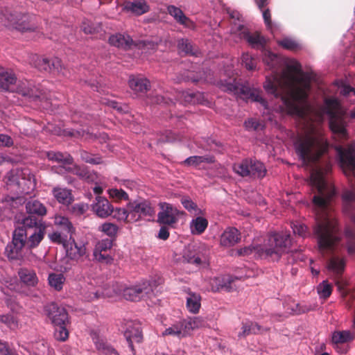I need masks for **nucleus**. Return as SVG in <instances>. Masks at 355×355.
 <instances>
[{
	"label": "nucleus",
	"mask_w": 355,
	"mask_h": 355,
	"mask_svg": "<svg viewBox=\"0 0 355 355\" xmlns=\"http://www.w3.org/2000/svg\"><path fill=\"white\" fill-rule=\"evenodd\" d=\"M263 60L272 70V75L266 77L263 88L268 94L279 100L275 110L304 118L310 109L308 96L311 84L306 76L302 72L300 62L293 59L288 60L286 68L278 72L281 58L266 49L263 52Z\"/></svg>",
	"instance_id": "obj_1"
},
{
	"label": "nucleus",
	"mask_w": 355,
	"mask_h": 355,
	"mask_svg": "<svg viewBox=\"0 0 355 355\" xmlns=\"http://www.w3.org/2000/svg\"><path fill=\"white\" fill-rule=\"evenodd\" d=\"M311 184L315 192L313 204L316 211V224L313 234L320 253L325 256L334 252L340 242V232L336 219L328 212L330 200L336 193L333 186L324 180L322 173L314 171L311 175Z\"/></svg>",
	"instance_id": "obj_2"
},
{
	"label": "nucleus",
	"mask_w": 355,
	"mask_h": 355,
	"mask_svg": "<svg viewBox=\"0 0 355 355\" xmlns=\"http://www.w3.org/2000/svg\"><path fill=\"white\" fill-rule=\"evenodd\" d=\"M21 225V227L15 229L12 241L5 249V254L10 260L22 258V250L24 248L32 250L37 247L46 233V225L31 214L22 218Z\"/></svg>",
	"instance_id": "obj_3"
},
{
	"label": "nucleus",
	"mask_w": 355,
	"mask_h": 355,
	"mask_svg": "<svg viewBox=\"0 0 355 355\" xmlns=\"http://www.w3.org/2000/svg\"><path fill=\"white\" fill-rule=\"evenodd\" d=\"M328 148L329 144L322 131L313 126L294 141L295 153L304 165L317 162Z\"/></svg>",
	"instance_id": "obj_4"
},
{
	"label": "nucleus",
	"mask_w": 355,
	"mask_h": 355,
	"mask_svg": "<svg viewBox=\"0 0 355 355\" xmlns=\"http://www.w3.org/2000/svg\"><path fill=\"white\" fill-rule=\"evenodd\" d=\"M291 238L287 232H274L269 234L263 245H250L236 251L239 256L266 257L272 261H278L283 254L290 251Z\"/></svg>",
	"instance_id": "obj_5"
},
{
	"label": "nucleus",
	"mask_w": 355,
	"mask_h": 355,
	"mask_svg": "<svg viewBox=\"0 0 355 355\" xmlns=\"http://www.w3.org/2000/svg\"><path fill=\"white\" fill-rule=\"evenodd\" d=\"M218 85L221 90L233 94L237 99H241L246 102L259 103L265 110L268 109V104L261 96V90L250 86L247 81L221 80L218 83Z\"/></svg>",
	"instance_id": "obj_6"
},
{
	"label": "nucleus",
	"mask_w": 355,
	"mask_h": 355,
	"mask_svg": "<svg viewBox=\"0 0 355 355\" xmlns=\"http://www.w3.org/2000/svg\"><path fill=\"white\" fill-rule=\"evenodd\" d=\"M8 27L20 32L34 31L36 28L35 17L28 13L0 8V28Z\"/></svg>",
	"instance_id": "obj_7"
},
{
	"label": "nucleus",
	"mask_w": 355,
	"mask_h": 355,
	"mask_svg": "<svg viewBox=\"0 0 355 355\" xmlns=\"http://www.w3.org/2000/svg\"><path fill=\"white\" fill-rule=\"evenodd\" d=\"M5 179L8 190L17 194H28L36 186L34 175L27 168L11 170L6 174Z\"/></svg>",
	"instance_id": "obj_8"
},
{
	"label": "nucleus",
	"mask_w": 355,
	"mask_h": 355,
	"mask_svg": "<svg viewBox=\"0 0 355 355\" xmlns=\"http://www.w3.org/2000/svg\"><path fill=\"white\" fill-rule=\"evenodd\" d=\"M227 11L232 19L231 34L238 36L240 40H245L252 48L263 49L266 44V38L258 33H250L242 24V15L238 10L228 8Z\"/></svg>",
	"instance_id": "obj_9"
},
{
	"label": "nucleus",
	"mask_w": 355,
	"mask_h": 355,
	"mask_svg": "<svg viewBox=\"0 0 355 355\" xmlns=\"http://www.w3.org/2000/svg\"><path fill=\"white\" fill-rule=\"evenodd\" d=\"M323 111L329 116V127L331 131L344 136L346 133L345 111L339 101L336 98H326Z\"/></svg>",
	"instance_id": "obj_10"
},
{
	"label": "nucleus",
	"mask_w": 355,
	"mask_h": 355,
	"mask_svg": "<svg viewBox=\"0 0 355 355\" xmlns=\"http://www.w3.org/2000/svg\"><path fill=\"white\" fill-rule=\"evenodd\" d=\"M153 285L148 281H141L134 285L116 284L114 292L122 295L127 300L138 301L145 295H148L153 292Z\"/></svg>",
	"instance_id": "obj_11"
},
{
	"label": "nucleus",
	"mask_w": 355,
	"mask_h": 355,
	"mask_svg": "<svg viewBox=\"0 0 355 355\" xmlns=\"http://www.w3.org/2000/svg\"><path fill=\"white\" fill-rule=\"evenodd\" d=\"M49 239L51 241L57 243H62L67 256L72 260H78L81 258L86 251L84 245H78L72 239V236L67 238V236L60 233H52L49 234Z\"/></svg>",
	"instance_id": "obj_12"
},
{
	"label": "nucleus",
	"mask_w": 355,
	"mask_h": 355,
	"mask_svg": "<svg viewBox=\"0 0 355 355\" xmlns=\"http://www.w3.org/2000/svg\"><path fill=\"white\" fill-rule=\"evenodd\" d=\"M129 209L130 222H137L146 217H151L155 214V210L149 201L146 200H136L128 203Z\"/></svg>",
	"instance_id": "obj_13"
},
{
	"label": "nucleus",
	"mask_w": 355,
	"mask_h": 355,
	"mask_svg": "<svg viewBox=\"0 0 355 355\" xmlns=\"http://www.w3.org/2000/svg\"><path fill=\"white\" fill-rule=\"evenodd\" d=\"M34 66L40 71H44L50 73H61L64 76H68V71L62 65V61L58 58H53L49 60L37 55L33 56Z\"/></svg>",
	"instance_id": "obj_14"
},
{
	"label": "nucleus",
	"mask_w": 355,
	"mask_h": 355,
	"mask_svg": "<svg viewBox=\"0 0 355 355\" xmlns=\"http://www.w3.org/2000/svg\"><path fill=\"white\" fill-rule=\"evenodd\" d=\"M183 263L193 264L197 267L206 262V256L202 248L195 243L188 244L184 247L180 258Z\"/></svg>",
	"instance_id": "obj_15"
},
{
	"label": "nucleus",
	"mask_w": 355,
	"mask_h": 355,
	"mask_svg": "<svg viewBox=\"0 0 355 355\" xmlns=\"http://www.w3.org/2000/svg\"><path fill=\"white\" fill-rule=\"evenodd\" d=\"M160 211L157 214V223L173 227L178 221V209L168 202L159 204Z\"/></svg>",
	"instance_id": "obj_16"
},
{
	"label": "nucleus",
	"mask_w": 355,
	"mask_h": 355,
	"mask_svg": "<svg viewBox=\"0 0 355 355\" xmlns=\"http://www.w3.org/2000/svg\"><path fill=\"white\" fill-rule=\"evenodd\" d=\"M80 294L86 301L89 302L110 295L107 289L104 286L98 285V282L95 279L82 286Z\"/></svg>",
	"instance_id": "obj_17"
},
{
	"label": "nucleus",
	"mask_w": 355,
	"mask_h": 355,
	"mask_svg": "<svg viewBox=\"0 0 355 355\" xmlns=\"http://www.w3.org/2000/svg\"><path fill=\"white\" fill-rule=\"evenodd\" d=\"M339 162L346 175L352 174L355 171V145L345 150L342 147L337 148Z\"/></svg>",
	"instance_id": "obj_18"
},
{
	"label": "nucleus",
	"mask_w": 355,
	"mask_h": 355,
	"mask_svg": "<svg viewBox=\"0 0 355 355\" xmlns=\"http://www.w3.org/2000/svg\"><path fill=\"white\" fill-rule=\"evenodd\" d=\"M44 311L53 325L69 324L68 313L66 309L56 303L47 304L44 308Z\"/></svg>",
	"instance_id": "obj_19"
},
{
	"label": "nucleus",
	"mask_w": 355,
	"mask_h": 355,
	"mask_svg": "<svg viewBox=\"0 0 355 355\" xmlns=\"http://www.w3.org/2000/svg\"><path fill=\"white\" fill-rule=\"evenodd\" d=\"M92 211L100 218H105L112 215L113 206L109 200L102 196H97L92 205Z\"/></svg>",
	"instance_id": "obj_20"
},
{
	"label": "nucleus",
	"mask_w": 355,
	"mask_h": 355,
	"mask_svg": "<svg viewBox=\"0 0 355 355\" xmlns=\"http://www.w3.org/2000/svg\"><path fill=\"white\" fill-rule=\"evenodd\" d=\"M128 85L137 96H143L150 87L149 80L140 76H131Z\"/></svg>",
	"instance_id": "obj_21"
},
{
	"label": "nucleus",
	"mask_w": 355,
	"mask_h": 355,
	"mask_svg": "<svg viewBox=\"0 0 355 355\" xmlns=\"http://www.w3.org/2000/svg\"><path fill=\"white\" fill-rule=\"evenodd\" d=\"M346 260L343 257L333 254L327 260V269L335 277L340 276L345 268Z\"/></svg>",
	"instance_id": "obj_22"
},
{
	"label": "nucleus",
	"mask_w": 355,
	"mask_h": 355,
	"mask_svg": "<svg viewBox=\"0 0 355 355\" xmlns=\"http://www.w3.org/2000/svg\"><path fill=\"white\" fill-rule=\"evenodd\" d=\"M124 336L128 343L129 348L132 352H133V343H140L142 340V333L140 324L136 322L128 323L124 332Z\"/></svg>",
	"instance_id": "obj_23"
},
{
	"label": "nucleus",
	"mask_w": 355,
	"mask_h": 355,
	"mask_svg": "<svg viewBox=\"0 0 355 355\" xmlns=\"http://www.w3.org/2000/svg\"><path fill=\"white\" fill-rule=\"evenodd\" d=\"M190 324L186 322V320H180L172 324L162 332L163 336H171L182 338L188 335L187 329L191 327Z\"/></svg>",
	"instance_id": "obj_24"
},
{
	"label": "nucleus",
	"mask_w": 355,
	"mask_h": 355,
	"mask_svg": "<svg viewBox=\"0 0 355 355\" xmlns=\"http://www.w3.org/2000/svg\"><path fill=\"white\" fill-rule=\"evenodd\" d=\"M241 240V234L235 227H229L226 228L220 235V244L225 248H230L235 245Z\"/></svg>",
	"instance_id": "obj_25"
},
{
	"label": "nucleus",
	"mask_w": 355,
	"mask_h": 355,
	"mask_svg": "<svg viewBox=\"0 0 355 355\" xmlns=\"http://www.w3.org/2000/svg\"><path fill=\"white\" fill-rule=\"evenodd\" d=\"M109 43L112 46L128 50L135 47L136 42L128 34L116 33L109 37Z\"/></svg>",
	"instance_id": "obj_26"
},
{
	"label": "nucleus",
	"mask_w": 355,
	"mask_h": 355,
	"mask_svg": "<svg viewBox=\"0 0 355 355\" xmlns=\"http://www.w3.org/2000/svg\"><path fill=\"white\" fill-rule=\"evenodd\" d=\"M17 78L15 74L0 67V91L14 92Z\"/></svg>",
	"instance_id": "obj_27"
},
{
	"label": "nucleus",
	"mask_w": 355,
	"mask_h": 355,
	"mask_svg": "<svg viewBox=\"0 0 355 355\" xmlns=\"http://www.w3.org/2000/svg\"><path fill=\"white\" fill-rule=\"evenodd\" d=\"M67 172L76 173L80 178L85 180L87 182H94L97 178V175L96 173L85 169L77 168L76 167L60 166L58 171H56V173L58 174H64Z\"/></svg>",
	"instance_id": "obj_28"
},
{
	"label": "nucleus",
	"mask_w": 355,
	"mask_h": 355,
	"mask_svg": "<svg viewBox=\"0 0 355 355\" xmlns=\"http://www.w3.org/2000/svg\"><path fill=\"white\" fill-rule=\"evenodd\" d=\"M54 224L60 229V231H55L53 233H60L62 235L67 236V238H71V236H72V234L74 232V227L68 218L61 215H55L54 218Z\"/></svg>",
	"instance_id": "obj_29"
},
{
	"label": "nucleus",
	"mask_w": 355,
	"mask_h": 355,
	"mask_svg": "<svg viewBox=\"0 0 355 355\" xmlns=\"http://www.w3.org/2000/svg\"><path fill=\"white\" fill-rule=\"evenodd\" d=\"M167 11L181 25L186 28H194V23L184 14L180 8L175 6H168Z\"/></svg>",
	"instance_id": "obj_30"
},
{
	"label": "nucleus",
	"mask_w": 355,
	"mask_h": 355,
	"mask_svg": "<svg viewBox=\"0 0 355 355\" xmlns=\"http://www.w3.org/2000/svg\"><path fill=\"white\" fill-rule=\"evenodd\" d=\"M344 200V211L348 214L355 223V193L352 191H345L343 194Z\"/></svg>",
	"instance_id": "obj_31"
},
{
	"label": "nucleus",
	"mask_w": 355,
	"mask_h": 355,
	"mask_svg": "<svg viewBox=\"0 0 355 355\" xmlns=\"http://www.w3.org/2000/svg\"><path fill=\"white\" fill-rule=\"evenodd\" d=\"M46 157L49 160L57 162L60 165L55 168V172L58 171L60 166H69L73 164V157L68 153L60 152L49 151L46 153Z\"/></svg>",
	"instance_id": "obj_32"
},
{
	"label": "nucleus",
	"mask_w": 355,
	"mask_h": 355,
	"mask_svg": "<svg viewBox=\"0 0 355 355\" xmlns=\"http://www.w3.org/2000/svg\"><path fill=\"white\" fill-rule=\"evenodd\" d=\"M14 92L19 93L28 98H37L40 96V93L36 87H32V85L28 81L19 82L17 85L15 84Z\"/></svg>",
	"instance_id": "obj_33"
},
{
	"label": "nucleus",
	"mask_w": 355,
	"mask_h": 355,
	"mask_svg": "<svg viewBox=\"0 0 355 355\" xmlns=\"http://www.w3.org/2000/svg\"><path fill=\"white\" fill-rule=\"evenodd\" d=\"M18 275L20 281L28 286H35L38 283V278L35 270L21 268L18 270Z\"/></svg>",
	"instance_id": "obj_34"
},
{
	"label": "nucleus",
	"mask_w": 355,
	"mask_h": 355,
	"mask_svg": "<svg viewBox=\"0 0 355 355\" xmlns=\"http://www.w3.org/2000/svg\"><path fill=\"white\" fill-rule=\"evenodd\" d=\"M208 226V220L202 216H197L189 223V228L191 234H202Z\"/></svg>",
	"instance_id": "obj_35"
},
{
	"label": "nucleus",
	"mask_w": 355,
	"mask_h": 355,
	"mask_svg": "<svg viewBox=\"0 0 355 355\" xmlns=\"http://www.w3.org/2000/svg\"><path fill=\"white\" fill-rule=\"evenodd\" d=\"M125 8L137 15H141L148 12L150 8L145 0H135L128 2Z\"/></svg>",
	"instance_id": "obj_36"
},
{
	"label": "nucleus",
	"mask_w": 355,
	"mask_h": 355,
	"mask_svg": "<svg viewBox=\"0 0 355 355\" xmlns=\"http://www.w3.org/2000/svg\"><path fill=\"white\" fill-rule=\"evenodd\" d=\"M26 210L28 214L38 216H43L46 214L45 206L35 199H31L26 203Z\"/></svg>",
	"instance_id": "obj_37"
},
{
	"label": "nucleus",
	"mask_w": 355,
	"mask_h": 355,
	"mask_svg": "<svg viewBox=\"0 0 355 355\" xmlns=\"http://www.w3.org/2000/svg\"><path fill=\"white\" fill-rule=\"evenodd\" d=\"M52 193L54 198L61 204L69 205L73 200L71 191L67 188L57 187L53 188Z\"/></svg>",
	"instance_id": "obj_38"
},
{
	"label": "nucleus",
	"mask_w": 355,
	"mask_h": 355,
	"mask_svg": "<svg viewBox=\"0 0 355 355\" xmlns=\"http://www.w3.org/2000/svg\"><path fill=\"white\" fill-rule=\"evenodd\" d=\"M215 158L212 155H204V156H191L187 157L182 164L187 166L198 167L202 163H214Z\"/></svg>",
	"instance_id": "obj_39"
},
{
	"label": "nucleus",
	"mask_w": 355,
	"mask_h": 355,
	"mask_svg": "<svg viewBox=\"0 0 355 355\" xmlns=\"http://www.w3.org/2000/svg\"><path fill=\"white\" fill-rule=\"evenodd\" d=\"M201 297L196 293H189L187 297V308L188 311L193 313H198L201 304Z\"/></svg>",
	"instance_id": "obj_40"
},
{
	"label": "nucleus",
	"mask_w": 355,
	"mask_h": 355,
	"mask_svg": "<svg viewBox=\"0 0 355 355\" xmlns=\"http://www.w3.org/2000/svg\"><path fill=\"white\" fill-rule=\"evenodd\" d=\"M65 280V277L62 273L51 272L48 277L49 286L57 291L62 289Z\"/></svg>",
	"instance_id": "obj_41"
},
{
	"label": "nucleus",
	"mask_w": 355,
	"mask_h": 355,
	"mask_svg": "<svg viewBox=\"0 0 355 355\" xmlns=\"http://www.w3.org/2000/svg\"><path fill=\"white\" fill-rule=\"evenodd\" d=\"M354 339L353 334L349 331H336L332 334L331 340L334 343H345Z\"/></svg>",
	"instance_id": "obj_42"
},
{
	"label": "nucleus",
	"mask_w": 355,
	"mask_h": 355,
	"mask_svg": "<svg viewBox=\"0 0 355 355\" xmlns=\"http://www.w3.org/2000/svg\"><path fill=\"white\" fill-rule=\"evenodd\" d=\"M250 176L257 177L259 178H263L265 176L266 173V169L262 162L250 159Z\"/></svg>",
	"instance_id": "obj_43"
},
{
	"label": "nucleus",
	"mask_w": 355,
	"mask_h": 355,
	"mask_svg": "<svg viewBox=\"0 0 355 355\" xmlns=\"http://www.w3.org/2000/svg\"><path fill=\"white\" fill-rule=\"evenodd\" d=\"M178 50L187 55H197L198 50L188 39H180L178 42Z\"/></svg>",
	"instance_id": "obj_44"
},
{
	"label": "nucleus",
	"mask_w": 355,
	"mask_h": 355,
	"mask_svg": "<svg viewBox=\"0 0 355 355\" xmlns=\"http://www.w3.org/2000/svg\"><path fill=\"white\" fill-rule=\"evenodd\" d=\"M261 331V326L252 321L243 322L242 331L239 334V337L246 336L251 334H257Z\"/></svg>",
	"instance_id": "obj_45"
},
{
	"label": "nucleus",
	"mask_w": 355,
	"mask_h": 355,
	"mask_svg": "<svg viewBox=\"0 0 355 355\" xmlns=\"http://www.w3.org/2000/svg\"><path fill=\"white\" fill-rule=\"evenodd\" d=\"M250 159H244L239 163L234 164L233 170L235 173L242 177L250 175Z\"/></svg>",
	"instance_id": "obj_46"
},
{
	"label": "nucleus",
	"mask_w": 355,
	"mask_h": 355,
	"mask_svg": "<svg viewBox=\"0 0 355 355\" xmlns=\"http://www.w3.org/2000/svg\"><path fill=\"white\" fill-rule=\"evenodd\" d=\"M277 44L285 49L295 51L301 47L300 44L295 40L289 37H285L278 40Z\"/></svg>",
	"instance_id": "obj_47"
},
{
	"label": "nucleus",
	"mask_w": 355,
	"mask_h": 355,
	"mask_svg": "<svg viewBox=\"0 0 355 355\" xmlns=\"http://www.w3.org/2000/svg\"><path fill=\"white\" fill-rule=\"evenodd\" d=\"M347 240V249L349 254L355 253V232L350 227H347L345 232Z\"/></svg>",
	"instance_id": "obj_48"
},
{
	"label": "nucleus",
	"mask_w": 355,
	"mask_h": 355,
	"mask_svg": "<svg viewBox=\"0 0 355 355\" xmlns=\"http://www.w3.org/2000/svg\"><path fill=\"white\" fill-rule=\"evenodd\" d=\"M317 291L320 298L327 299L332 292V286L327 280L322 281L317 287Z\"/></svg>",
	"instance_id": "obj_49"
},
{
	"label": "nucleus",
	"mask_w": 355,
	"mask_h": 355,
	"mask_svg": "<svg viewBox=\"0 0 355 355\" xmlns=\"http://www.w3.org/2000/svg\"><path fill=\"white\" fill-rule=\"evenodd\" d=\"M67 324L54 325V337L57 340L65 341L69 337V331L67 328Z\"/></svg>",
	"instance_id": "obj_50"
},
{
	"label": "nucleus",
	"mask_w": 355,
	"mask_h": 355,
	"mask_svg": "<svg viewBox=\"0 0 355 355\" xmlns=\"http://www.w3.org/2000/svg\"><path fill=\"white\" fill-rule=\"evenodd\" d=\"M157 46V43L150 40H141L135 43V47L140 49L142 53H148L150 51H155Z\"/></svg>",
	"instance_id": "obj_51"
},
{
	"label": "nucleus",
	"mask_w": 355,
	"mask_h": 355,
	"mask_svg": "<svg viewBox=\"0 0 355 355\" xmlns=\"http://www.w3.org/2000/svg\"><path fill=\"white\" fill-rule=\"evenodd\" d=\"M242 64L249 70H254L257 67V59L249 54L248 53H244L241 57Z\"/></svg>",
	"instance_id": "obj_52"
},
{
	"label": "nucleus",
	"mask_w": 355,
	"mask_h": 355,
	"mask_svg": "<svg viewBox=\"0 0 355 355\" xmlns=\"http://www.w3.org/2000/svg\"><path fill=\"white\" fill-rule=\"evenodd\" d=\"M112 214V217L117 220L130 222L129 209H128V207L126 208H116L115 209L113 208Z\"/></svg>",
	"instance_id": "obj_53"
},
{
	"label": "nucleus",
	"mask_w": 355,
	"mask_h": 355,
	"mask_svg": "<svg viewBox=\"0 0 355 355\" xmlns=\"http://www.w3.org/2000/svg\"><path fill=\"white\" fill-rule=\"evenodd\" d=\"M180 140V138L178 135H176L171 130H166L164 133L160 135L157 139V143L174 142Z\"/></svg>",
	"instance_id": "obj_54"
},
{
	"label": "nucleus",
	"mask_w": 355,
	"mask_h": 355,
	"mask_svg": "<svg viewBox=\"0 0 355 355\" xmlns=\"http://www.w3.org/2000/svg\"><path fill=\"white\" fill-rule=\"evenodd\" d=\"M98 230L109 236H114L117 234L118 227L112 223H104Z\"/></svg>",
	"instance_id": "obj_55"
},
{
	"label": "nucleus",
	"mask_w": 355,
	"mask_h": 355,
	"mask_svg": "<svg viewBox=\"0 0 355 355\" xmlns=\"http://www.w3.org/2000/svg\"><path fill=\"white\" fill-rule=\"evenodd\" d=\"M94 342L96 349L104 355L107 354V351L112 347L104 338H102L97 337L94 338Z\"/></svg>",
	"instance_id": "obj_56"
},
{
	"label": "nucleus",
	"mask_w": 355,
	"mask_h": 355,
	"mask_svg": "<svg viewBox=\"0 0 355 355\" xmlns=\"http://www.w3.org/2000/svg\"><path fill=\"white\" fill-rule=\"evenodd\" d=\"M0 323L6 324L9 329H14L17 327V321L12 314H0Z\"/></svg>",
	"instance_id": "obj_57"
},
{
	"label": "nucleus",
	"mask_w": 355,
	"mask_h": 355,
	"mask_svg": "<svg viewBox=\"0 0 355 355\" xmlns=\"http://www.w3.org/2000/svg\"><path fill=\"white\" fill-rule=\"evenodd\" d=\"M108 193L110 197L118 200H128V194L122 189L112 188L109 189Z\"/></svg>",
	"instance_id": "obj_58"
},
{
	"label": "nucleus",
	"mask_w": 355,
	"mask_h": 355,
	"mask_svg": "<svg viewBox=\"0 0 355 355\" xmlns=\"http://www.w3.org/2000/svg\"><path fill=\"white\" fill-rule=\"evenodd\" d=\"M291 227L294 234L299 235L302 237H306L309 233L307 227L300 222H295L292 224Z\"/></svg>",
	"instance_id": "obj_59"
},
{
	"label": "nucleus",
	"mask_w": 355,
	"mask_h": 355,
	"mask_svg": "<svg viewBox=\"0 0 355 355\" xmlns=\"http://www.w3.org/2000/svg\"><path fill=\"white\" fill-rule=\"evenodd\" d=\"M101 103L116 110L119 113H125L127 112V107L122 106L114 101L103 98L102 99Z\"/></svg>",
	"instance_id": "obj_60"
},
{
	"label": "nucleus",
	"mask_w": 355,
	"mask_h": 355,
	"mask_svg": "<svg viewBox=\"0 0 355 355\" xmlns=\"http://www.w3.org/2000/svg\"><path fill=\"white\" fill-rule=\"evenodd\" d=\"M93 254L94 259L99 262L108 263L112 261V257L105 251L100 252V250H94Z\"/></svg>",
	"instance_id": "obj_61"
},
{
	"label": "nucleus",
	"mask_w": 355,
	"mask_h": 355,
	"mask_svg": "<svg viewBox=\"0 0 355 355\" xmlns=\"http://www.w3.org/2000/svg\"><path fill=\"white\" fill-rule=\"evenodd\" d=\"M100 26H95L92 21L85 20L83 21L81 29L86 34H92L98 31Z\"/></svg>",
	"instance_id": "obj_62"
},
{
	"label": "nucleus",
	"mask_w": 355,
	"mask_h": 355,
	"mask_svg": "<svg viewBox=\"0 0 355 355\" xmlns=\"http://www.w3.org/2000/svg\"><path fill=\"white\" fill-rule=\"evenodd\" d=\"M81 159L87 163L92 164H99L102 162V159L98 156H94L88 153L83 151L80 154Z\"/></svg>",
	"instance_id": "obj_63"
},
{
	"label": "nucleus",
	"mask_w": 355,
	"mask_h": 355,
	"mask_svg": "<svg viewBox=\"0 0 355 355\" xmlns=\"http://www.w3.org/2000/svg\"><path fill=\"white\" fill-rule=\"evenodd\" d=\"M112 246V241L109 239H102L98 241L96 245L95 249L97 250H100V252H107L111 249Z\"/></svg>",
	"instance_id": "obj_64"
}]
</instances>
